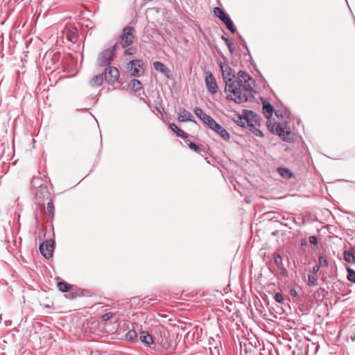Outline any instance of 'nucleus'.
Wrapping results in <instances>:
<instances>
[{"label":"nucleus","instance_id":"obj_38","mask_svg":"<svg viewBox=\"0 0 355 355\" xmlns=\"http://www.w3.org/2000/svg\"><path fill=\"white\" fill-rule=\"evenodd\" d=\"M254 133L256 136H259L261 137H263L262 132L257 128H254Z\"/></svg>","mask_w":355,"mask_h":355},{"label":"nucleus","instance_id":"obj_9","mask_svg":"<svg viewBox=\"0 0 355 355\" xmlns=\"http://www.w3.org/2000/svg\"><path fill=\"white\" fill-rule=\"evenodd\" d=\"M257 117V115L252 111H249L246 113L245 116H238L237 123L241 126L251 125L252 126V119Z\"/></svg>","mask_w":355,"mask_h":355},{"label":"nucleus","instance_id":"obj_29","mask_svg":"<svg viewBox=\"0 0 355 355\" xmlns=\"http://www.w3.org/2000/svg\"><path fill=\"white\" fill-rule=\"evenodd\" d=\"M347 279L352 282H355V271L351 268H347Z\"/></svg>","mask_w":355,"mask_h":355},{"label":"nucleus","instance_id":"obj_25","mask_svg":"<svg viewBox=\"0 0 355 355\" xmlns=\"http://www.w3.org/2000/svg\"><path fill=\"white\" fill-rule=\"evenodd\" d=\"M130 85L135 91H138L141 88V83L137 79H133L130 82Z\"/></svg>","mask_w":355,"mask_h":355},{"label":"nucleus","instance_id":"obj_23","mask_svg":"<svg viewBox=\"0 0 355 355\" xmlns=\"http://www.w3.org/2000/svg\"><path fill=\"white\" fill-rule=\"evenodd\" d=\"M205 123L207 124L212 130L216 129L219 125V123H216L211 116L208 118V120H207Z\"/></svg>","mask_w":355,"mask_h":355},{"label":"nucleus","instance_id":"obj_21","mask_svg":"<svg viewBox=\"0 0 355 355\" xmlns=\"http://www.w3.org/2000/svg\"><path fill=\"white\" fill-rule=\"evenodd\" d=\"M125 338L126 340L135 342L137 340V335L135 331L131 330L125 334Z\"/></svg>","mask_w":355,"mask_h":355},{"label":"nucleus","instance_id":"obj_14","mask_svg":"<svg viewBox=\"0 0 355 355\" xmlns=\"http://www.w3.org/2000/svg\"><path fill=\"white\" fill-rule=\"evenodd\" d=\"M278 173L284 178L290 179L293 176V173L288 168L284 167H279L277 168Z\"/></svg>","mask_w":355,"mask_h":355},{"label":"nucleus","instance_id":"obj_2","mask_svg":"<svg viewBox=\"0 0 355 355\" xmlns=\"http://www.w3.org/2000/svg\"><path fill=\"white\" fill-rule=\"evenodd\" d=\"M135 37V31L132 26H125L123 30V33L120 36L119 40L115 44H119V48H126L130 46Z\"/></svg>","mask_w":355,"mask_h":355},{"label":"nucleus","instance_id":"obj_17","mask_svg":"<svg viewBox=\"0 0 355 355\" xmlns=\"http://www.w3.org/2000/svg\"><path fill=\"white\" fill-rule=\"evenodd\" d=\"M272 112H273V107L270 104H267V105L264 104L263 105V113L266 118H268L269 119L270 118V116H272Z\"/></svg>","mask_w":355,"mask_h":355},{"label":"nucleus","instance_id":"obj_22","mask_svg":"<svg viewBox=\"0 0 355 355\" xmlns=\"http://www.w3.org/2000/svg\"><path fill=\"white\" fill-rule=\"evenodd\" d=\"M57 286L62 292H67L70 289V285L64 282H59Z\"/></svg>","mask_w":355,"mask_h":355},{"label":"nucleus","instance_id":"obj_30","mask_svg":"<svg viewBox=\"0 0 355 355\" xmlns=\"http://www.w3.org/2000/svg\"><path fill=\"white\" fill-rule=\"evenodd\" d=\"M188 146L191 149H192L195 152H196L199 154L201 153L202 150H201L200 147L199 146H198L197 144H196L195 143L189 142Z\"/></svg>","mask_w":355,"mask_h":355},{"label":"nucleus","instance_id":"obj_41","mask_svg":"<svg viewBox=\"0 0 355 355\" xmlns=\"http://www.w3.org/2000/svg\"><path fill=\"white\" fill-rule=\"evenodd\" d=\"M275 114H276L277 116H281V117H283L282 114L281 113H279V111L275 112Z\"/></svg>","mask_w":355,"mask_h":355},{"label":"nucleus","instance_id":"obj_28","mask_svg":"<svg viewBox=\"0 0 355 355\" xmlns=\"http://www.w3.org/2000/svg\"><path fill=\"white\" fill-rule=\"evenodd\" d=\"M222 40L225 42L226 45L227 46L229 51L231 53H233L234 51V49L233 47V43L227 37L225 36L221 37Z\"/></svg>","mask_w":355,"mask_h":355},{"label":"nucleus","instance_id":"obj_34","mask_svg":"<svg viewBox=\"0 0 355 355\" xmlns=\"http://www.w3.org/2000/svg\"><path fill=\"white\" fill-rule=\"evenodd\" d=\"M274 298L275 301L279 303H282L284 302V297L280 293H276L275 294Z\"/></svg>","mask_w":355,"mask_h":355},{"label":"nucleus","instance_id":"obj_19","mask_svg":"<svg viewBox=\"0 0 355 355\" xmlns=\"http://www.w3.org/2000/svg\"><path fill=\"white\" fill-rule=\"evenodd\" d=\"M344 259L348 263H353L355 261V255L352 251H345Z\"/></svg>","mask_w":355,"mask_h":355},{"label":"nucleus","instance_id":"obj_20","mask_svg":"<svg viewBox=\"0 0 355 355\" xmlns=\"http://www.w3.org/2000/svg\"><path fill=\"white\" fill-rule=\"evenodd\" d=\"M227 28L232 33H234L236 32V28L234 27V24H233V22L231 20V19L227 16L226 18H225V20L223 21Z\"/></svg>","mask_w":355,"mask_h":355},{"label":"nucleus","instance_id":"obj_10","mask_svg":"<svg viewBox=\"0 0 355 355\" xmlns=\"http://www.w3.org/2000/svg\"><path fill=\"white\" fill-rule=\"evenodd\" d=\"M178 120L182 122L193 121L192 114L184 108H180L178 113Z\"/></svg>","mask_w":355,"mask_h":355},{"label":"nucleus","instance_id":"obj_13","mask_svg":"<svg viewBox=\"0 0 355 355\" xmlns=\"http://www.w3.org/2000/svg\"><path fill=\"white\" fill-rule=\"evenodd\" d=\"M214 132L218 133L223 139L228 140L230 139V134L227 131L222 127L220 124L216 127V129L214 130Z\"/></svg>","mask_w":355,"mask_h":355},{"label":"nucleus","instance_id":"obj_35","mask_svg":"<svg viewBox=\"0 0 355 355\" xmlns=\"http://www.w3.org/2000/svg\"><path fill=\"white\" fill-rule=\"evenodd\" d=\"M113 317V313H107L103 315L102 319L103 321H107L110 319H111Z\"/></svg>","mask_w":355,"mask_h":355},{"label":"nucleus","instance_id":"obj_11","mask_svg":"<svg viewBox=\"0 0 355 355\" xmlns=\"http://www.w3.org/2000/svg\"><path fill=\"white\" fill-rule=\"evenodd\" d=\"M139 340L147 345H152L154 342L153 336L145 331L140 333Z\"/></svg>","mask_w":355,"mask_h":355},{"label":"nucleus","instance_id":"obj_31","mask_svg":"<svg viewBox=\"0 0 355 355\" xmlns=\"http://www.w3.org/2000/svg\"><path fill=\"white\" fill-rule=\"evenodd\" d=\"M272 131L280 136L284 135L285 132L284 128L281 126L280 124L275 125V129Z\"/></svg>","mask_w":355,"mask_h":355},{"label":"nucleus","instance_id":"obj_36","mask_svg":"<svg viewBox=\"0 0 355 355\" xmlns=\"http://www.w3.org/2000/svg\"><path fill=\"white\" fill-rule=\"evenodd\" d=\"M309 243L313 245H316L318 243V238L315 236H311L309 239Z\"/></svg>","mask_w":355,"mask_h":355},{"label":"nucleus","instance_id":"obj_15","mask_svg":"<svg viewBox=\"0 0 355 355\" xmlns=\"http://www.w3.org/2000/svg\"><path fill=\"white\" fill-rule=\"evenodd\" d=\"M169 127L173 132H175L177 134L178 136L183 139L187 137V134L184 132L183 130L179 129L175 123H170Z\"/></svg>","mask_w":355,"mask_h":355},{"label":"nucleus","instance_id":"obj_6","mask_svg":"<svg viewBox=\"0 0 355 355\" xmlns=\"http://www.w3.org/2000/svg\"><path fill=\"white\" fill-rule=\"evenodd\" d=\"M142 65L143 62L140 60L130 61L129 69L130 75L134 77H140L144 73Z\"/></svg>","mask_w":355,"mask_h":355},{"label":"nucleus","instance_id":"obj_40","mask_svg":"<svg viewBox=\"0 0 355 355\" xmlns=\"http://www.w3.org/2000/svg\"><path fill=\"white\" fill-rule=\"evenodd\" d=\"M320 267L318 266H315L313 267V272H318L319 271Z\"/></svg>","mask_w":355,"mask_h":355},{"label":"nucleus","instance_id":"obj_8","mask_svg":"<svg viewBox=\"0 0 355 355\" xmlns=\"http://www.w3.org/2000/svg\"><path fill=\"white\" fill-rule=\"evenodd\" d=\"M119 71L114 67H109L105 71V80L110 84H114L118 80Z\"/></svg>","mask_w":355,"mask_h":355},{"label":"nucleus","instance_id":"obj_33","mask_svg":"<svg viewBox=\"0 0 355 355\" xmlns=\"http://www.w3.org/2000/svg\"><path fill=\"white\" fill-rule=\"evenodd\" d=\"M319 263L322 267H327L328 266L327 259L322 256H320L319 257Z\"/></svg>","mask_w":355,"mask_h":355},{"label":"nucleus","instance_id":"obj_26","mask_svg":"<svg viewBox=\"0 0 355 355\" xmlns=\"http://www.w3.org/2000/svg\"><path fill=\"white\" fill-rule=\"evenodd\" d=\"M46 211L49 215L51 217L54 215V205L52 200H50L46 205Z\"/></svg>","mask_w":355,"mask_h":355},{"label":"nucleus","instance_id":"obj_24","mask_svg":"<svg viewBox=\"0 0 355 355\" xmlns=\"http://www.w3.org/2000/svg\"><path fill=\"white\" fill-rule=\"evenodd\" d=\"M153 67L155 68V70L157 71H159L162 73H164L165 71H166V67L164 66V64L160 62H155L153 63Z\"/></svg>","mask_w":355,"mask_h":355},{"label":"nucleus","instance_id":"obj_27","mask_svg":"<svg viewBox=\"0 0 355 355\" xmlns=\"http://www.w3.org/2000/svg\"><path fill=\"white\" fill-rule=\"evenodd\" d=\"M273 258H274V261H275V264L278 267L282 266V265H283L282 258L280 256V254H279L277 253H275L274 255H273Z\"/></svg>","mask_w":355,"mask_h":355},{"label":"nucleus","instance_id":"obj_7","mask_svg":"<svg viewBox=\"0 0 355 355\" xmlns=\"http://www.w3.org/2000/svg\"><path fill=\"white\" fill-rule=\"evenodd\" d=\"M41 254L46 258L49 259L52 257L54 250V242L52 240H47L42 243L40 246Z\"/></svg>","mask_w":355,"mask_h":355},{"label":"nucleus","instance_id":"obj_18","mask_svg":"<svg viewBox=\"0 0 355 355\" xmlns=\"http://www.w3.org/2000/svg\"><path fill=\"white\" fill-rule=\"evenodd\" d=\"M214 14L216 17H218L222 21H224L225 18L227 17L222 10V9L218 7H215L214 8Z\"/></svg>","mask_w":355,"mask_h":355},{"label":"nucleus","instance_id":"obj_1","mask_svg":"<svg viewBox=\"0 0 355 355\" xmlns=\"http://www.w3.org/2000/svg\"><path fill=\"white\" fill-rule=\"evenodd\" d=\"M227 98L237 103L246 102L252 95L254 80L247 72L240 71L235 76L227 65H220Z\"/></svg>","mask_w":355,"mask_h":355},{"label":"nucleus","instance_id":"obj_39","mask_svg":"<svg viewBox=\"0 0 355 355\" xmlns=\"http://www.w3.org/2000/svg\"><path fill=\"white\" fill-rule=\"evenodd\" d=\"M291 295L292 296H293V297H297L298 296L297 292L295 289H291Z\"/></svg>","mask_w":355,"mask_h":355},{"label":"nucleus","instance_id":"obj_5","mask_svg":"<svg viewBox=\"0 0 355 355\" xmlns=\"http://www.w3.org/2000/svg\"><path fill=\"white\" fill-rule=\"evenodd\" d=\"M62 37L65 36L67 40L72 43L78 40V29L73 26H66L62 31Z\"/></svg>","mask_w":355,"mask_h":355},{"label":"nucleus","instance_id":"obj_4","mask_svg":"<svg viewBox=\"0 0 355 355\" xmlns=\"http://www.w3.org/2000/svg\"><path fill=\"white\" fill-rule=\"evenodd\" d=\"M205 81L208 92L211 94H215L218 92V87L215 78L211 72H205Z\"/></svg>","mask_w":355,"mask_h":355},{"label":"nucleus","instance_id":"obj_16","mask_svg":"<svg viewBox=\"0 0 355 355\" xmlns=\"http://www.w3.org/2000/svg\"><path fill=\"white\" fill-rule=\"evenodd\" d=\"M194 113L200 119L202 120L204 123H205V121L207 120H208V118L210 116L207 114H206L202 109L199 108V107H196L194 109Z\"/></svg>","mask_w":355,"mask_h":355},{"label":"nucleus","instance_id":"obj_12","mask_svg":"<svg viewBox=\"0 0 355 355\" xmlns=\"http://www.w3.org/2000/svg\"><path fill=\"white\" fill-rule=\"evenodd\" d=\"M103 81V75L98 74L93 77L89 81V85L91 87H95L100 86Z\"/></svg>","mask_w":355,"mask_h":355},{"label":"nucleus","instance_id":"obj_3","mask_svg":"<svg viewBox=\"0 0 355 355\" xmlns=\"http://www.w3.org/2000/svg\"><path fill=\"white\" fill-rule=\"evenodd\" d=\"M119 49V44H114L112 47L104 50L98 57L97 63L99 66H107L115 56V51Z\"/></svg>","mask_w":355,"mask_h":355},{"label":"nucleus","instance_id":"obj_32","mask_svg":"<svg viewBox=\"0 0 355 355\" xmlns=\"http://www.w3.org/2000/svg\"><path fill=\"white\" fill-rule=\"evenodd\" d=\"M308 284L309 286H314L316 285V279L313 275H308Z\"/></svg>","mask_w":355,"mask_h":355},{"label":"nucleus","instance_id":"obj_37","mask_svg":"<svg viewBox=\"0 0 355 355\" xmlns=\"http://www.w3.org/2000/svg\"><path fill=\"white\" fill-rule=\"evenodd\" d=\"M135 49L133 48H128L125 50L124 53L125 55H133L135 53Z\"/></svg>","mask_w":355,"mask_h":355}]
</instances>
